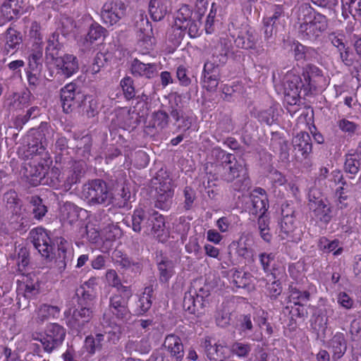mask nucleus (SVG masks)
I'll use <instances>...</instances> for the list:
<instances>
[{
    "instance_id": "1",
    "label": "nucleus",
    "mask_w": 361,
    "mask_h": 361,
    "mask_svg": "<svg viewBox=\"0 0 361 361\" xmlns=\"http://www.w3.org/2000/svg\"><path fill=\"white\" fill-rule=\"evenodd\" d=\"M299 36L303 39L314 40L327 28L325 16L315 11L309 4H302L297 10Z\"/></svg>"
},
{
    "instance_id": "2",
    "label": "nucleus",
    "mask_w": 361,
    "mask_h": 361,
    "mask_svg": "<svg viewBox=\"0 0 361 361\" xmlns=\"http://www.w3.org/2000/svg\"><path fill=\"white\" fill-rule=\"evenodd\" d=\"M25 159H30L28 163L30 167V176L32 177L33 184L41 183L42 179L48 173L49 165L51 163L50 158L46 148L42 143H36L28 145Z\"/></svg>"
},
{
    "instance_id": "3",
    "label": "nucleus",
    "mask_w": 361,
    "mask_h": 361,
    "mask_svg": "<svg viewBox=\"0 0 361 361\" xmlns=\"http://www.w3.org/2000/svg\"><path fill=\"white\" fill-rule=\"evenodd\" d=\"M82 197L92 204H109L111 195L105 182L95 179L83 185Z\"/></svg>"
},
{
    "instance_id": "4",
    "label": "nucleus",
    "mask_w": 361,
    "mask_h": 361,
    "mask_svg": "<svg viewBox=\"0 0 361 361\" xmlns=\"http://www.w3.org/2000/svg\"><path fill=\"white\" fill-rule=\"evenodd\" d=\"M156 179L159 180V185L156 188L155 206L160 209L168 210L172 204L173 195L172 180L163 171L159 172Z\"/></svg>"
},
{
    "instance_id": "5",
    "label": "nucleus",
    "mask_w": 361,
    "mask_h": 361,
    "mask_svg": "<svg viewBox=\"0 0 361 361\" xmlns=\"http://www.w3.org/2000/svg\"><path fill=\"white\" fill-rule=\"evenodd\" d=\"M65 337V329L58 324L52 323L47 326L44 335L34 339L39 341L44 351L50 353L62 344Z\"/></svg>"
},
{
    "instance_id": "6",
    "label": "nucleus",
    "mask_w": 361,
    "mask_h": 361,
    "mask_svg": "<svg viewBox=\"0 0 361 361\" xmlns=\"http://www.w3.org/2000/svg\"><path fill=\"white\" fill-rule=\"evenodd\" d=\"M222 160L219 173L224 180L233 182L235 178L245 175L246 169L244 164L236 160L233 154H224Z\"/></svg>"
},
{
    "instance_id": "7",
    "label": "nucleus",
    "mask_w": 361,
    "mask_h": 361,
    "mask_svg": "<svg viewBox=\"0 0 361 361\" xmlns=\"http://www.w3.org/2000/svg\"><path fill=\"white\" fill-rule=\"evenodd\" d=\"M123 295L115 294L110 298L109 308L110 312L118 319L127 320L130 317L128 307V300L132 296L129 287H121Z\"/></svg>"
},
{
    "instance_id": "8",
    "label": "nucleus",
    "mask_w": 361,
    "mask_h": 361,
    "mask_svg": "<svg viewBox=\"0 0 361 361\" xmlns=\"http://www.w3.org/2000/svg\"><path fill=\"white\" fill-rule=\"evenodd\" d=\"M30 238L34 247L42 257L46 259L53 257L54 247L48 232L42 228H36L30 232Z\"/></svg>"
},
{
    "instance_id": "9",
    "label": "nucleus",
    "mask_w": 361,
    "mask_h": 361,
    "mask_svg": "<svg viewBox=\"0 0 361 361\" xmlns=\"http://www.w3.org/2000/svg\"><path fill=\"white\" fill-rule=\"evenodd\" d=\"M126 5L121 0H108L103 6L102 17L110 25L117 23L126 13Z\"/></svg>"
},
{
    "instance_id": "10",
    "label": "nucleus",
    "mask_w": 361,
    "mask_h": 361,
    "mask_svg": "<svg viewBox=\"0 0 361 361\" xmlns=\"http://www.w3.org/2000/svg\"><path fill=\"white\" fill-rule=\"evenodd\" d=\"M302 235L301 229L295 226V220L293 215H283L280 222L279 237L282 240L297 243Z\"/></svg>"
},
{
    "instance_id": "11",
    "label": "nucleus",
    "mask_w": 361,
    "mask_h": 361,
    "mask_svg": "<svg viewBox=\"0 0 361 361\" xmlns=\"http://www.w3.org/2000/svg\"><path fill=\"white\" fill-rule=\"evenodd\" d=\"M258 39L259 37L255 30L248 25H245L239 32L237 38L235 39V44L238 48L252 49L259 54L263 51V49L257 47V43Z\"/></svg>"
},
{
    "instance_id": "12",
    "label": "nucleus",
    "mask_w": 361,
    "mask_h": 361,
    "mask_svg": "<svg viewBox=\"0 0 361 361\" xmlns=\"http://www.w3.org/2000/svg\"><path fill=\"white\" fill-rule=\"evenodd\" d=\"M163 348L169 355L170 361H180L184 357V348L183 342L179 336L175 334H169L166 336Z\"/></svg>"
},
{
    "instance_id": "13",
    "label": "nucleus",
    "mask_w": 361,
    "mask_h": 361,
    "mask_svg": "<svg viewBox=\"0 0 361 361\" xmlns=\"http://www.w3.org/2000/svg\"><path fill=\"white\" fill-rule=\"evenodd\" d=\"M303 76L305 81L304 95H307L312 89L322 87L326 85V79L322 71L315 66H309Z\"/></svg>"
},
{
    "instance_id": "14",
    "label": "nucleus",
    "mask_w": 361,
    "mask_h": 361,
    "mask_svg": "<svg viewBox=\"0 0 361 361\" xmlns=\"http://www.w3.org/2000/svg\"><path fill=\"white\" fill-rule=\"evenodd\" d=\"M58 73L64 78H69L78 70L77 58L72 54H65L54 61Z\"/></svg>"
},
{
    "instance_id": "15",
    "label": "nucleus",
    "mask_w": 361,
    "mask_h": 361,
    "mask_svg": "<svg viewBox=\"0 0 361 361\" xmlns=\"http://www.w3.org/2000/svg\"><path fill=\"white\" fill-rule=\"evenodd\" d=\"M252 201L251 212L255 215H264L269 208L268 197L266 191L257 188L250 195Z\"/></svg>"
},
{
    "instance_id": "16",
    "label": "nucleus",
    "mask_w": 361,
    "mask_h": 361,
    "mask_svg": "<svg viewBox=\"0 0 361 361\" xmlns=\"http://www.w3.org/2000/svg\"><path fill=\"white\" fill-rule=\"evenodd\" d=\"M152 219V210L145 211L143 209H137L132 216L133 229L135 232L142 230L149 233L150 221Z\"/></svg>"
},
{
    "instance_id": "17",
    "label": "nucleus",
    "mask_w": 361,
    "mask_h": 361,
    "mask_svg": "<svg viewBox=\"0 0 361 361\" xmlns=\"http://www.w3.org/2000/svg\"><path fill=\"white\" fill-rule=\"evenodd\" d=\"M102 214H95L86 225V235L88 240L92 243H97L99 240H102Z\"/></svg>"
},
{
    "instance_id": "18",
    "label": "nucleus",
    "mask_w": 361,
    "mask_h": 361,
    "mask_svg": "<svg viewBox=\"0 0 361 361\" xmlns=\"http://www.w3.org/2000/svg\"><path fill=\"white\" fill-rule=\"evenodd\" d=\"M310 197L311 195H310ZM309 207L312 211L314 216L319 221L328 224L331 219V208L322 200L310 197Z\"/></svg>"
},
{
    "instance_id": "19",
    "label": "nucleus",
    "mask_w": 361,
    "mask_h": 361,
    "mask_svg": "<svg viewBox=\"0 0 361 361\" xmlns=\"http://www.w3.org/2000/svg\"><path fill=\"white\" fill-rule=\"evenodd\" d=\"M130 70L134 76L147 79L153 78L157 75V66L155 63H145L137 59L132 61Z\"/></svg>"
},
{
    "instance_id": "20",
    "label": "nucleus",
    "mask_w": 361,
    "mask_h": 361,
    "mask_svg": "<svg viewBox=\"0 0 361 361\" xmlns=\"http://www.w3.org/2000/svg\"><path fill=\"white\" fill-rule=\"evenodd\" d=\"M329 348L332 353L334 360L341 359L347 350V341L344 334L336 332L329 341Z\"/></svg>"
},
{
    "instance_id": "21",
    "label": "nucleus",
    "mask_w": 361,
    "mask_h": 361,
    "mask_svg": "<svg viewBox=\"0 0 361 361\" xmlns=\"http://www.w3.org/2000/svg\"><path fill=\"white\" fill-rule=\"evenodd\" d=\"M205 295L197 293V290L190 288L185 293L183 306V308L190 313H195L198 307L204 305V297Z\"/></svg>"
},
{
    "instance_id": "22",
    "label": "nucleus",
    "mask_w": 361,
    "mask_h": 361,
    "mask_svg": "<svg viewBox=\"0 0 361 361\" xmlns=\"http://www.w3.org/2000/svg\"><path fill=\"white\" fill-rule=\"evenodd\" d=\"M92 317V311L90 307H81L75 310L68 323L71 326L80 331L84 328L85 324L88 323Z\"/></svg>"
},
{
    "instance_id": "23",
    "label": "nucleus",
    "mask_w": 361,
    "mask_h": 361,
    "mask_svg": "<svg viewBox=\"0 0 361 361\" xmlns=\"http://www.w3.org/2000/svg\"><path fill=\"white\" fill-rule=\"evenodd\" d=\"M23 0H6L1 8V13L5 22L18 18L22 11Z\"/></svg>"
},
{
    "instance_id": "24",
    "label": "nucleus",
    "mask_w": 361,
    "mask_h": 361,
    "mask_svg": "<svg viewBox=\"0 0 361 361\" xmlns=\"http://www.w3.org/2000/svg\"><path fill=\"white\" fill-rule=\"evenodd\" d=\"M204 347L207 356L210 360L223 361L228 356V353L225 345L217 343L212 345L208 338L204 340Z\"/></svg>"
},
{
    "instance_id": "25",
    "label": "nucleus",
    "mask_w": 361,
    "mask_h": 361,
    "mask_svg": "<svg viewBox=\"0 0 361 361\" xmlns=\"http://www.w3.org/2000/svg\"><path fill=\"white\" fill-rule=\"evenodd\" d=\"M295 150H298L304 158H307L312 152V145L310 135L306 132H300L293 139Z\"/></svg>"
},
{
    "instance_id": "26",
    "label": "nucleus",
    "mask_w": 361,
    "mask_h": 361,
    "mask_svg": "<svg viewBox=\"0 0 361 361\" xmlns=\"http://www.w3.org/2000/svg\"><path fill=\"white\" fill-rule=\"evenodd\" d=\"M171 2L169 0H151L149 11L152 18L155 21L161 20L169 12Z\"/></svg>"
},
{
    "instance_id": "27",
    "label": "nucleus",
    "mask_w": 361,
    "mask_h": 361,
    "mask_svg": "<svg viewBox=\"0 0 361 361\" xmlns=\"http://www.w3.org/2000/svg\"><path fill=\"white\" fill-rule=\"evenodd\" d=\"M59 312L60 309L57 306L43 304L35 310V321L42 324L48 319L56 318Z\"/></svg>"
},
{
    "instance_id": "28",
    "label": "nucleus",
    "mask_w": 361,
    "mask_h": 361,
    "mask_svg": "<svg viewBox=\"0 0 361 361\" xmlns=\"http://www.w3.org/2000/svg\"><path fill=\"white\" fill-rule=\"evenodd\" d=\"M318 248L324 253H332L334 256L341 255L343 251V246L338 240H330L326 237L319 239Z\"/></svg>"
},
{
    "instance_id": "29",
    "label": "nucleus",
    "mask_w": 361,
    "mask_h": 361,
    "mask_svg": "<svg viewBox=\"0 0 361 361\" xmlns=\"http://www.w3.org/2000/svg\"><path fill=\"white\" fill-rule=\"evenodd\" d=\"M102 240L111 241L121 235V231L120 228L117 226L110 223L108 216L102 214Z\"/></svg>"
},
{
    "instance_id": "30",
    "label": "nucleus",
    "mask_w": 361,
    "mask_h": 361,
    "mask_svg": "<svg viewBox=\"0 0 361 361\" xmlns=\"http://www.w3.org/2000/svg\"><path fill=\"white\" fill-rule=\"evenodd\" d=\"M153 288L152 286H147L144 289L142 295L139 297L136 302L135 312L137 314L142 315L147 312L152 306V296Z\"/></svg>"
},
{
    "instance_id": "31",
    "label": "nucleus",
    "mask_w": 361,
    "mask_h": 361,
    "mask_svg": "<svg viewBox=\"0 0 361 361\" xmlns=\"http://www.w3.org/2000/svg\"><path fill=\"white\" fill-rule=\"evenodd\" d=\"M305 87V84L302 81L300 76L289 73L286 75L285 81L283 84L284 92H296L302 93L303 97L306 95H304V89Z\"/></svg>"
},
{
    "instance_id": "32",
    "label": "nucleus",
    "mask_w": 361,
    "mask_h": 361,
    "mask_svg": "<svg viewBox=\"0 0 361 361\" xmlns=\"http://www.w3.org/2000/svg\"><path fill=\"white\" fill-rule=\"evenodd\" d=\"M75 96V85L73 83L66 85L61 90V99L63 111L68 112L73 105Z\"/></svg>"
},
{
    "instance_id": "33",
    "label": "nucleus",
    "mask_w": 361,
    "mask_h": 361,
    "mask_svg": "<svg viewBox=\"0 0 361 361\" xmlns=\"http://www.w3.org/2000/svg\"><path fill=\"white\" fill-rule=\"evenodd\" d=\"M192 12L187 5H183L175 16V25L178 29H187L191 20Z\"/></svg>"
},
{
    "instance_id": "34",
    "label": "nucleus",
    "mask_w": 361,
    "mask_h": 361,
    "mask_svg": "<svg viewBox=\"0 0 361 361\" xmlns=\"http://www.w3.org/2000/svg\"><path fill=\"white\" fill-rule=\"evenodd\" d=\"M22 42V38L19 32L12 28H8L5 37L4 51L8 54L11 49H16Z\"/></svg>"
},
{
    "instance_id": "35",
    "label": "nucleus",
    "mask_w": 361,
    "mask_h": 361,
    "mask_svg": "<svg viewBox=\"0 0 361 361\" xmlns=\"http://www.w3.org/2000/svg\"><path fill=\"white\" fill-rule=\"evenodd\" d=\"M232 283L238 288L250 289L252 276L250 273L235 270L232 275Z\"/></svg>"
},
{
    "instance_id": "36",
    "label": "nucleus",
    "mask_w": 361,
    "mask_h": 361,
    "mask_svg": "<svg viewBox=\"0 0 361 361\" xmlns=\"http://www.w3.org/2000/svg\"><path fill=\"white\" fill-rule=\"evenodd\" d=\"M361 166V153L355 152L346 155L344 169L352 175L357 173Z\"/></svg>"
},
{
    "instance_id": "37",
    "label": "nucleus",
    "mask_w": 361,
    "mask_h": 361,
    "mask_svg": "<svg viewBox=\"0 0 361 361\" xmlns=\"http://www.w3.org/2000/svg\"><path fill=\"white\" fill-rule=\"evenodd\" d=\"M149 233L159 236L165 229V219L163 215L152 209Z\"/></svg>"
},
{
    "instance_id": "38",
    "label": "nucleus",
    "mask_w": 361,
    "mask_h": 361,
    "mask_svg": "<svg viewBox=\"0 0 361 361\" xmlns=\"http://www.w3.org/2000/svg\"><path fill=\"white\" fill-rule=\"evenodd\" d=\"M104 341V335L102 334H97L94 336H88L85 338L84 348L88 353L93 355L102 348Z\"/></svg>"
},
{
    "instance_id": "39",
    "label": "nucleus",
    "mask_w": 361,
    "mask_h": 361,
    "mask_svg": "<svg viewBox=\"0 0 361 361\" xmlns=\"http://www.w3.org/2000/svg\"><path fill=\"white\" fill-rule=\"evenodd\" d=\"M175 264L173 261L164 259L158 264L159 271V278L161 282H168L171 276L174 274Z\"/></svg>"
},
{
    "instance_id": "40",
    "label": "nucleus",
    "mask_w": 361,
    "mask_h": 361,
    "mask_svg": "<svg viewBox=\"0 0 361 361\" xmlns=\"http://www.w3.org/2000/svg\"><path fill=\"white\" fill-rule=\"evenodd\" d=\"M20 288L24 290L25 296L30 298L38 293L39 285L37 280L30 276H23Z\"/></svg>"
},
{
    "instance_id": "41",
    "label": "nucleus",
    "mask_w": 361,
    "mask_h": 361,
    "mask_svg": "<svg viewBox=\"0 0 361 361\" xmlns=\"http://www.w3.org/2000/svg\"><path fill=\"white\" fill-rule=\"evenodd\" d=\"M92 138L89 135L82 137L77 142L76 153L83 159H87L90 155Z\"/></svg>"
},
{
    "instance_id": "42",
    "label": "nucleus",
    "mask_w": 361,
    "mask_h": 361,
    "mask_svg": "<svg viewBox=\"0 0 361 361\" xmlns=\"http://www.w3.org/2000/svg\"><path fill=\"white\" fill-rule=\"evenodd\" d=\"M82 172V166L81 164H75L73 169L67 171L66 180H64V186L66 189H70L73 184L79 181L81 173Z\"/></svg>"
},
{
    "instance_id": "43",
    "label": "nucleus",
    "mask_w": 361,
    "mask_h": 361,
    "mask_svg": "<svg viewBox=\"0 0 361 361\" xmlns=\"http://www.w3.org/2000/svg\"><path fill=\"white\" fill-rule=\"evenodd\" d=\"M252 350V345L247 343L236 341L231 344L230 351L239 358L247 357Z\"/></svg>"
},
{
    "instance_id": "44",
    "label": "nucleus",
    "mask_w": 361,
    "mask_h": 361,
    "mask_svg": "<svg viewBox=\"0 0 361 361\" xmlns=\"http://www.w3.org/2000/svg\"><path fill=\"white\" fill-rule=\"evenodd\" d=\"M343 13L348 11L354 18L361 19V0H342Z\"/></svg>"
},
{
    "instance_id": "45",
    "label": "nucleus",
    "mask_w": 361,
    "mask_h": 361,
    "mask_svg": "<svg viewBox=\"0 0 361 361\" xmlns=\"http://www.w3.org/2000/svg\"><path fill=\"white\" fill-rule=\"evenodd\" d=\"M329 39L331 41V43L334 44V46L338 49L341 60L343 62L348 61V52L343 42V35H336V33H331L329 35Z\"/></svg>"
},
{
    "instance_id": "46",
    "label": "nucleus",
    "mask_w": 361,
    "mask_h": 361,
    "mask_svg": "<svg viewBox=\"0 0 361 361\" xmlns=\"http://www.w3.org/2000/svg\"><path fill=\"white\" fill-rule=\"evenodd\" d=\"M231 49V42L227 39H221L219 44L216 47L214 53L219 56V62L226 63L228 54Z\"/></svg>"
},
{
    "instance_id": "47",
    "label": "nucleus",
    "mask_w": 361,
    "mask_h": 361,
    "mask_svg": "<svg viewBox=\"0 0 361 361\" xmlns=\"http://www.w3.org/2000/svg\"><path fill=\"white\" fill-rule=\"evenodd\" d=\"M61 214L64 220L72 224L78 220V208L72 203L66 202L61 208Z\"/></svg>"
},
{
    "instance_id": "48",
    "label": "nucleus",
    "mask_w": 361,
    "mask_h": 361,
    "mask_svg": "<svg viewBox=\"0 0 361 361\" xmlns=\"http://www.w3.org/2000/svg\"><path fill=\"white\" fill-rule=\"evenodd\" d=\"M310 299V293L306 290L301 291L295 288H291L290 290L289 300L296 305H302Z\"/></svg>"
},
{
    "instance_id": "49",
    "label": "nucleus",
    "mask_w": 361,
    "mask_h": 361,
    "mask_svg": "<svg viewBox=\"0 0 361 361\" xmlns=\"http://www.w3.org/2000/svg\"><path fill=\"white\" fill-rule=\"evenodd\" d=\"M224 64L219 62V56L213 53L211 59L204 65L202 75H219V67Z\"/></svg>"
},
{
    "instance_id": "50",
    "label": "nucleus",
    "mask_w": 361,
    "mask_h": 361,
    "mask_svg": "<svg viewBox=\"0 0 361 361\" xmlns=\"http://www.w3.org/2000/svg\"><path fill=\"white\" fill-rule=\"evenodd\" d=\"M127 348L140 354H146L151 350V344L147 339L142 338L140 341H129L127 344Z\"/></svg>"
},
{
    "instance_id": "51",
    "label": "nucleus",
    "mask_w": 361,
    "mask_h": 361,
    "mask_svg": "<svg viewBox=\"0 0 361 361\" xmlns=\"http://www.w3.org/2000/svg\"><path fill=\"white\" fill-rule=\"evenodd\" d=\"M231 247H235V252L238 256L244 259H250L252 257L253 250L248 247L245 243L241 241H233L230 245Z\"/></svg>"
},
{
    "instance_id": "52",
    "label": "nucleus",
    "mask_w": 361,
    "mask_h": 361,
    "mask_svg": "<svg viewBox=\"0 0 361 361\" xmlns=\"http://www.w3.org/2000/svg\"><path fill=\"white\" fill-rule=\"evenodd\" d=\"M338 128L345 133L348 135L355 134V132L360 128L357 123L351 121L345 118H342L337 121Z\"/></svg>"
},
{
    "instance_id": "53",
    "label": "nucleus",
    "mask_w": 361,
    "mask_h": 361,
    "mask_svg": "<svg viewBox=\"0 0 361 361\" xmlns=\"http://www.w3.org/2000/svg\"><path fill=\"white\" fill-rule=\"evenodd\" d=\"M61 47V45L59 42V34L54 33L48 39L46 54L54 59Z\"/></svg>"
},
{
    "instance_id": "54",
    "label": "nucleus",
    "mask_w": 361,
    "mask_h": 361,
    "mask_svg": "<svg viewBox=\"0 0 361 361\" xmlns=\"http://www.w3.org/2000/svg\"><path fill=\"white\" fill-rule=\"evenodd\" d=\"M112 259L114 263L121 268L129 269L134 266V263L120 250H115L112 254Z\"/></svg>"
},
{
    "instance_id": "55",
    "label": "nucleus",
    "mask_w": 361,
    "mask_h": 361,
    "mask_svg": "<svg viewBox=\"0 0 361 361\" xmlns=\"http://www.w3.org/2000/svg\"><path fill=\"white\" fill-rule=\"evenodd\" d=\"M238 217L234 215H229L219 218L216 226L221 233H226L233 227V221Z\"/></svg>"
},
{
    "instance_id": "56",
    "label": "nucleus",
    "mask_w": 361,
    "mask_h": 361,
    "mask_svg": "<svg viewBox=\"0 0 361 361\" xmlns=\"http://www.w3.org/2000/svg\"><path fill=\"white\" fill-rule=\"evenodd\" d=\"M104 28L98 24H92L87 34L85 40L90 44L98 40L104 35Z\"/></svg>"
},
{
    "instance_id": "57",
    "label": "nucleus",
    "mask_w": 361,
    "mask_h": 361,
    "mask_svg": "<svg viewBox=\"0 0 361 361\" xmlns=\"http://www.w3.org/2000/svg\"><path fill=\"white\" fill-rule=\"evenodd\" d=\"M219 82V75H202V87L207 91H214Z\"/></svg>"
},
{
    "instance_id": "58",
    "label": "nucleus",
    "mask_w": 361,
    "mask_h": 361,
    "mask_svg": "<svg viewBox=\"0 0 361 361\" xmlns=\"http://www.w3.org/2000/svg\"><path fill=\"white\" fill-rule=\"evenodd\" d=\"M121 86L127 99H133L135 97V92L133 81L130 77L123 78L121 81Z\"/></svg>"
},
{
    "instance_id": "59",
    "label": "nucleus",
    "mask_w": 361,
    "mask_h": 361,
    "mask_svg": "<svg viewBox=\"0 0 361 361\" xmlns=\"http://www.w3.org/2000/svg\"><path fill=\"white\" fill-rule=\"evenodd\" d=\"M265 325L267 329V333L268 335H271L273 333V329L271 326V325L267 322L266 318H263L262 319L261 323L259 324V326L256 327L252 334L250 335V338L255 341H261L263 338L262 333L260 330L261 326Z\"/></svg>"
},
{
    "instance_id": "60",
    "label": "nucleus",
    "mask_w": 361,
    "mask_h": 361,
    "mask_svg": "<svg viewBox=\"0 0 361 361\" xmlns=\"http://www.w3.org/2000/svg\"><path fill=\"white\" fill-rule=\"evenodd\" d=\"M33 205V214L35 217L40 219L47 212V209L45 205L42 204V200L38 197H33L31 201Z\"/></svg>"
},
{
    "instance_id": "61",
    "label": "nucleus",
    "mask_w": 361,
    "mask_h": 361,
    "mask_svg": "<svg viewBox=\"0 0 361 361\" xmlns=\"http://www.w3.org/2000/svg\"><path fill=\"white\" fill-rule=\"evenodd\" d=\"M169 116L163 111H158L153 114V126L154 127L163 129L168 126Z\"/></svg>"
},
{
    "instance_id": "62",
    "label": "nucleus",
    "mask_w": 361,
    "mask_h": 361,
    "mask_svg": "<svg viewBox=\"0 0 361 361\" xmlns=\"http://www.w3.org/2000/svg\"><path fill=\"white\" fill-rule=\"evenodd\" d=\"M105 276L109 286L117 288L118 291H122L121 287H123L124 286L121 285V280L115 270H107Z\"/></svg>"
},
{
    "instance_id": "63",
    "label": "nucleus",
    "mask_w": 361,
    "mask_h": 361,
    "mask_svg": "<svg viewBox=\"0 0 361 361\" xmlns=\"http://www.w3.org/2000/svg\"><path fill=\"white\" fill-rule=\"evenodd\" d=\"M104 63L103 54L101 53L97 54L94 58L93 62L87 68V72L92 75L99 73L101 68L104 66Z\"/></svg>"
},
{
    "instance_id": "64",
    "label": "nucleus",
    "mask_w": 361,
    "mask_h": 361,
    "mask_svg": "<svg viewBox=\"0 0 361 361\" xmlns=\"http://www.w3.org/2000/svg\"><path fill=\"white\" fill-rule=\"evenodd\" d=\"M240 331L241 334L247 335L250 338V335L253 333V325L251 321L250 316L244 315L240 320Z\"/></svg>"
}]
</instances>
